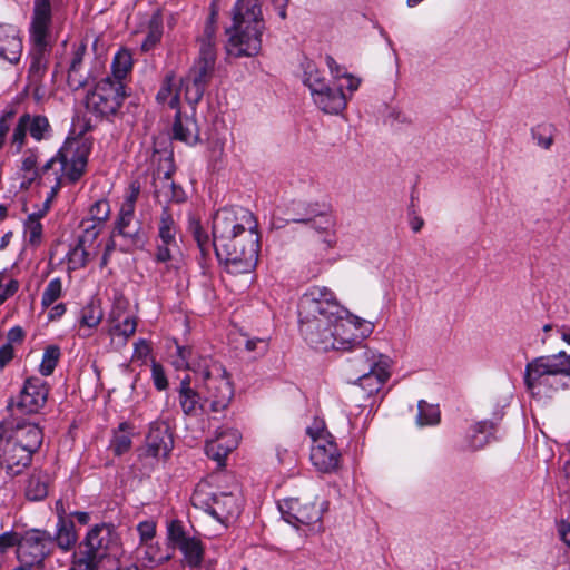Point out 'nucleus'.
I'll use <instances>...</instances> for the list:
<instances>
[{
	"instance_id": "obj_1",
	"label": "nucleus",
	"mask_w": 570,
	"mask_h": 570,
	"mask_svg": "<svg viewBox=\"0 0 570 570\" xmlns=\"http://www.w3.org/2000/svg\"><path fill=\"white\" fill-rule=\"evenodd\" d=\"M78 539L71 518L57 521L51 542L65 553L73 550L68 570H119L118 566L115 569L105 566L106 560L116 558L121 550V538L114 523H97L80 542Z\"/></svg>"
},
{
	"instance_id": "obj_2",
	"label": "nucleus",
	"mask_w": 570,
	"mask_h": 570,
	"mask_svg": "<svg viewBox=\"0 0 570 570\" xmlns=\"http://www.w3.org/2000/svg\"><path fill=\"white\" fill-rule=\"evenodd\" d=\"M43 442L38 423L23 417L0 421V466L7 474L18 475L30 466Z\"/></svg>"
},
{
	"instance_id": "obj_3",
	"label": "nucleus",
	"mask_w": 570,
	"mask_h": 570,
	"mask_svg": "<svg viewBox=\"0 0 570 570\" xmlns=\"http://www.w3.org/2000/svg\"><path fill=\"white\" fill-rule=\"evenodd\" d=\"M52 1L33 0L31 21L29 27V39L31 48L29 51L30 65L28 79L32 85H40L48 71L49 58L52 50L50 29L52 24Z\"/></svg>"
},
{
	"instance_id": "obj_4",
	"label": "nucleus",
	"mask_w": 570,
	"mask_h": 570,
	"mask_svg": "<svg viewBox=\"0 0 570 570\" xmlns=\"http://www.w3.org/2000/svg\"><path fill=\"white\" fill-rule=\"evenodd\" d=\"M193 372L200 380V389L204 392L208 412L222 413L228 409L234 397V384L230 374L219 361L213 357L203 358Z\"/></svg>"
},
{
	"instance_id": "obj_5",
	"label": "nucleus",
	"mask_w": 570,
	"mask_h": 570,
	"mask_svg": "<svg viewBox=\"0 0 570 570\" xmlns=\"http://www.w3.org/2000/svg\"><path fill=\"white\" fill-rule=\"evenodd\" d=\"M80 148H87L76 140H66L57 153L50 157L42 166H38L41 156L39 147H29L23 151L20 169L24 173H31L33 180H42L50 178V171L58 166L63 168L70 159L76 157V153H80Z\"/></svg>"
},
{
	"instance_id": "obj_6",
	"label": "nucleus",
	"mask_w": 570,
	"mask_h": 570,
	"mask_svg": "<svg viewBox=\"0 0 570 570\" xmlns=\"http://www.w3.org/2000/svg\"><path fill=\"white\" fill-rule=\"evenodd\" d=\"M356 361H364V366L357 368L358 377L355 390L363 391V397L372 396L390 377V360L370 348H360L356 352Z\"/></svg>"
},
{
	"instance_id": "obj_7",
	"label": "nucleus",
	"mask_w": 570,
	"mask_h": 570,
	"mask_svg": "<svg viewBox=\"0 0 570 570\" xmlns=\"http://www.w3.org/2000/svg\"><path fill=\"white\" fill-rule=\"evenodd\" d=\"M347 315L335 294L325 286H313L305 292L298 303V317H320L332 321Z\"/></svg>"
},
{
	"instance_id": "obj_8",
	"label": "nucleus",
	"mask_w": 570,
	"mask_h": 570,
	"mask_svg": "<svg viewBox=\"0 0 570 570\" xmlns=\"http://www.w3.org/2000/svg\"><path fill=\"white\" fill-rule=\"evenodd\" d=\"M126 96L124 82L107 76L99 80L94 90L87 95V108L100 117L112 116L118 112Z\"/></svg>"
},
{
	"instance_id": "obj_9",
	"label": "nucleus",
	"mask_w": 570,
	"mask_h": 570,
	"mask_svg": "<svg viewBox=\"0 0 570 570\" xmlns=\"http://www.w3.org/2000/svg\"><path fill=\"white\" fill-rule=\"evenodd\" d=\"M50 392L49 384L41 377L26 379L17 399L10 397L7 404L9 417H22L38 413L47 403Z\"/></svg>"
},
{
	"instance_id": "obj_10",
	"label": "nucleus",
	"mask_w": 570,
	"mask_h": 570,
	"mask_svg": "<svg viewBox=\"0 0 570 570\" xmlns=\"http://www.w3.org/2000/svg\"><path fill=\"white\" fill-rule=\"evenodd\" d=\"M306 433L314 443L311 450L312 464L322 473L335 472L340 466L341 453L333 436L325 431L324 422L315 421L313 426L307 428Z\"/></svg>"
},
{
	"instance_id": "obj_11",
	"label": "nucleus",
	"mask_w": 570,
	"mask_h": 570,
	"mask_svg": "<svg viewBox=\"0 0 570 570\" xmlns=\"http://www.w3.org/2000/svg\"><path fill=\"white\" fill-rule=\"evenodd\" d=\"M53 551L51 533L45 529L32 528L21 534L16 558L18 561L28 562L41 570L45 568L46 559Z\"/></svg>"
},
{
	"instance_id": "obj_12",
	"label": "nucleus",
	"mask_w": 570,
	"mask_h": 570,
	"mask_svg": "<svg viewBox=\"0 0 570 570\" xmlns=\"http://www.w3.org/2000/svg\"><path fill=\"white\" fill-rule=\"evenodd\" d=\"M52 126L45 115L23 112L19 116L10 137L13 154H20L27 145L28 135L37 142L52 137Z\"/></svg>"
},
{
	"instance_id": "obj_13",
	"label": "nucleus",
	"mask_w": 570,
	"mask_h": 570,
	"mask_svg": "<svg viewBox=\"0 0 570 570\" xmlns=\"http://www.w3.org/2000/svg\"><path fill=\"white\" fill-rule=\"evenodd\" d=\"M112 236L120 239L119 252L124 254L142 250L148 242L142 223L135 219V215L126 213H118L112 226Z\"/></svg>"
},
{
	"instance_id": "obj_14",
	"label": "nucleus",
	"mask_w": 570,
	"mask_h": 570,
	"mask_svg": "<svg viewBox=\"0 0 570 570\" xmlns=\"http://www.w3.org/2000/svg\"><path fill=\"white\" fill-rule=\"evenodd\" d=\"M278 508L284 520L294 527L318 523L323 513V508L306 497L284 499L279 502Z\"/></svg>"
},
{
	"instance_id": "obj_15",
	"label": "nucleus",
	"mask_w": 570,
	"mask_h": 570,
	"mask_svg": "<svg viewBox=\"0 0 570 570\" xmlns=\"http://www.w3.org/2000/svg\"><path fill=\"white\" fill-rule=\"evenodd\" d=\"M249 13V0H237L233 7V23L226 29L228 41L226 49L228 55L235 57L249 56V35L248 27L242 29L245 22V16Z\"/></svg>"
},
{
	"instance_id": "obj_16",
	"label": "nucleus",
	"mask_w": 570,
	"mask_h": 570,
	"mask_svg": "<svg viewBox=\"0 0 570 570\" xmlns=\"http://www.w3.org/2000/svg\"><path fill=\"white\" fill-rule=\"evenodd\" d=\"M174 449V433L166 421L149 423L141 455L145 458L167 460Z\"/></svg>"
},
{
	"instance_id": "obj_17",
	"label": "nucleus",
	"mask_w": 570,
	"mask_h": 570,
	"mask_svg": "<svg viewBox=\"0 0 570 570\" xmlns=\"http://www.w3.org/2000/svg\"><path fill=\"white\" fill-rule=\"evenodd\" d=\"M244 232L245 227L238 223L234 210L228 208L217 210L213 217L212 226L214 250L218 252L219 247L224 249L222 245L234 247L236 237Z\"/></svg>"
},
{
	"instance_id": "obj_18",
	"label": "nucleus",
	"mask_w": 570,
	"mask_h": 570,
	"mask_svg": "<svg viewBox=\"0 0 570 570\" xmlns=\"http://www.w3.org/2000/svg\"><path fill=\"white\" fill-rule=\"evenodd\" d=\"M89 157L88 148H80V153H76V157L70 159L68 164L61 168L58 166L50 171L48 180L53 181L47 197L49 200H55L65 183L76 184L85 175Z\"/></svg>"
},
{
	"instance_id": "obj_19",
	"label": "nucleus",
	"mask_w": 570,
	"mask_h": 570,
	"mask_svg": "<svg viewBox=\"0 0 570 570\" xmlns=\"http://www.w3.org/2000/svg\"><path fill=\"white\" fill-rule=\"evenodd\" d=\"M569 370L570 367H566L564 363L556 361L552 356L535 357L525 366L524 384L527 390L533 393L538 385L548 383L549 376L568 375Z\"/></svg>"
},
{
	"instance_id": "obj_20",
	"label": "nucleus",
	"mask_w": 570,
	"mask_h": 570,
	"mask_svg": "<svg viewBox=\"0 0 570 570\" xmlns=\"http://www.w3.org/2000/svg\"><path fill=\"white\" fill-rule=\"evenodd\" d=\"M298 321L302 337L314 350L327 352L335 344L331 332L334 321L320 317H298Z\"/></svg>"
},
{
	"instance_id": "obj_21",
	"label": "nucleus",
	"mask_w": 570,
	"mask_h": 570,
	"mask_svg": "<svg viewBox=\"0 0 570 570\" xmlns=\"http://www.w3.org/2000/svg\"><path fill=\"white\" fill-rule=\"evenodd\" d=\"M176 391L179 406L185 416L198 417L208 412L204 392L200 385H191V376L189 374H185L181 377Z\"/></svg>"
},
{
	"instance_id": "obj_22",
	"label": "nucleus",
	"mask_w": 570,
	"mask_h": 570,
	"mask_svg": "<svg viewBox=\"0 0 570 570\" xmlns=\"http://www.w3.org/2000/svg\"><path fill=\"white\" fill-rule=\"evenodd\" d=\"M238 442L239 435L236 430L222 431L214 440L206 442V455L223 466L228 454L237 448Z\"/></svg>"
},
{
	"instance_id": "obj_23",
	"label": "nucleus",
	"mask_w": 570,
	"mask_h": 570,
	"mask_svg": "<svg viewBox=\"0 0 570 570\" xmlns=\"http://www.w3.org/2000/svg\"><path fill=\"white\" fill-rule=\"evenodd\" d=\"M22 49L19 31L13 26L0 24V59L17 63L21 58Z\"/></svg>"
},
{
	"instance_id": "obj_24",
	"label": "nucleus",
	"mask_w": 570,
	"mask_h": 570,
	"mask_svg": "<svg viewBox=\"0 0 570 570\" xmlns=\"http://www.w3.org/2000/svg\"><path fill=\"white\" fill-rule=\"evenodd\" d=\"M196 114H183L180 108L177 109L173 124V138L189 146L199 142V128L195 118Z\"/></svg>"
},
{
	"instance_id": "obj_25",
	"label": "nucleus",
	"mask_w": 570,
	"mask_h": 570,
	"mask_svg": "<svg viewBox=\"0 0 570 570\" xmlns=\"http://www.w3.org/2000/svg\"><path fill=\"white\" fill-rule=\"evenodd\" d=\"M222 246L224 249L219 247V250L215 253L217 258L224 263L228 274L236 276L249 272V258L247 257L244 247L238 250L236 245H234V247H228L226 245Z\"/></svg>"
},
{
	"instance_id": "obj_26",
	"label": "nucleus",
	"mask_w": 570,
	"mask_h": 570,
	"mask_svg": "<svg viewBox=\"0 0 570 570\" xmlns=\"http://www.w3.org/2000/svg\"><path fill=\"white\" fill-rule=\"evenodd\" d=\"M352 322L345 316H341L332 323L334 343L331 350L347 351L361 344V341L352 332Z\"/></svg>"
},
{
	"instance_id": "obj_27",
	"label": "nucleus",
	"mask_w": 570,
	"mask_h": 570,
	"mask_svg": "<svg viewBox=\"0 0 570 570\" xmlns=\"http://www.w3.org/2000/svg\"><path fill=\"white\" fill-rule=\"evenodd\" d=\"M313 99L320 109L326 114H338L346 106L345 95L338 87L325 86L324 90L313 95Z\"/></svg>"
},
{
	"instance_id": "obj_28",
	"label": "nucleus",
	"mask_w": 570,
	"mask_h": 570,
	"mask_svg": "<svg viewBox=\"0 0 570 570\" xmlns=\"http://www.w3.org/2000/svg\"><path fill=\"white\" fill-rule=\"evenodd\" d=\"M134 434L135 426L128 421L120 422L117 429L112 430L109 449L115 456H121L130 451Z\"/></svg>"
},
{
	"instance_id": "obj_29",
	"label": "nucleus",
	"mask_w": 570,
	"mask_h": 570,
	"mask_svg": "<svg viewBox=\"0 0 570 570\" xmlns=\"http://www.w3.org/2000/svg\"><path fill=\"white\" fill-rule=\"evenodd\" d=\"M87 46L80 43L72 52L71 62L68 69L67 82L72 90L83 88L87 83V77L80 72Z\"/></svg>"
},
{
	"instance_id": "obj_30",
	"label": "nucleus",
	"mask_w": 570,
	"mask_h": 570,
	"mask_svg": "<svg viewBox=\"0 0 570 570\" xmlns=\"http://www.w3.org/2000/svg\"><path fill=\"white\" fill-rule=\"evenodd\" d=\"M239 507L237 499L233 493L220 492L217 494L215 504L212 505L209 513L218 521L238 515Z\"/></svg>"
},
{
	"instance_id": "obj_31",
	"label": "nucleus",
	"mask_w": 570,
	"mask_h": 570,
	"mask_svg": "<svg viewBox=\"0 0 570 570\" xmlns=\"http://www.w3.org/2000/svg\"><path fill=\"white\" fill-rule=\"evenodd\" d=\"M164 33V19L160 10H156L148 23H147V33L141 42L140 50L142 52H149L161 41Z\"/></svg>"
},
{
	"instance_id": "obj_32",
	"label": "nucleus",
	"mask_w": 570,
	"mask_h": 570,
	"mask_svg": "<svg viewBox=\"0 0 570 570\" xmlns=\"http://www.w3.org/2000/svg\"><path fill=\"white\" fill-rule=\"evenodd\" d=\"M177 548L183 553L185 562L189 568H200L204 560L205 548L203 542L198 538L189 537Z\"/></svg>"
},
{
	"instance_id": "obj_33",
	"label": "nucleus",
	"mask_w": 570,
	"mask_h": 570,
	"mask_svg": "<svg viewBox=\"0 0 570 570\" xmlns=\"http://www.w3.org/2000/svg\"><path fill=\"white\" fill-rule=\"evenodd\" d=\"M178 230L179 227L173 217L170 208L168 206L163 207L158 223L159 243L177 245L176 235Z\"/></svg>"
},
{
	"instance_id": "obj_34",
	"label": "nucleus",
	"mask_w": 570,
	"mask_h": 570,
	"mask_svg": "<svg viewBox=\"0 0 570 570\" xmlns=\"http://www.w3.org/2000/svg\"><path fill=\"white\" fill-rule=\"evenodd\" d=\"M49 476L42 472L32 473L26 485V498L29 501H42L48 495Z\"/></svg>"
},
{
	"instance_id": "obj_35",
	"label": "nucleus",
	"mask_w": 570,
	"mask_h": 570,
	"mask_svg": "<svg viewBox=\"0 0 570 570\" xmlns=\"http://www.w3.org/2000/svg\"><path fill=\"white\" fill-rule=\"evenodd\" d=\"M500 420L501 416H497L495 421L484 420L475 424L473 434L471 435V446L474 450L483 448L490 441V438L493 436L495 426Z\"/></svg>"
},
{
	"instance_id": "obj_36",
	"label": "nucleus",
	"mask_w": 570,
	"mask_h": 570,
	"mask_svg": "<svg viewBox=\"0 0 570 570\" xmlns=\"http://www.w3.org/2000/svg\"><path fill=\"white\" fill-rule=\"evenodd\" d=\"M217 494L212 491L207 482H199L191 494L190 501L195 508L209 513L212 505L215 504Z\"/></svg>"
},
{
	"instance_id": "obj_37",
	"label": "nucleus",
	"mask_w": 570,
	"mask_h": 570,
	"mask_svg": "<svg viewBox=\"0 0 570 570\" xmlns=\"http://www.w3.org/2000/svg\"><path fill=\"white\" fill-rule=\"evenodd\" d=\"M132 69V58L128 50L120 49L116 52L111 62V78L124 82V79Z\"/></svg>"
},
{
	"instance_id": "obj_38",
	"label": "nucleus",
	"mask_w": 570,
	"mask_h": 570,
	"mask_svg": "<svg viewBox=\"0 0 570 570\" xmlns=\"http://www.w3.org/2000/svg\"><path fill=\"white\" fill-rule=\"evenodd\" d=\"M252 1V51L261 52L262 36L265 32V23L262 18L261 6Z\"/></svg>"
},
{
	"instance_id": "obj_39",
	"label": "nucleus",
	"mask_w": 570,
	"mask_h": 570,
	"mask_svg": "<svg viewBox=\"0 0 570 570\" xmlns=\"http://www.w3.org/2000/svg\"><path fill=\"white\" fill-rule=\"evenodd\" d=\"M89 253L85 248L83 238H79L77 244L67 253V272L71 274L75 271L83 268L87 265Z\"/></svg>"
},
{
	"instance_id": "obj_40",
	"label": "nucleus",
	"mask_w": 570,
	"mask_h": 570,
	"mask_svg": "<svg viewBox=\"0 0 570 570\" xmlns=\"http://www.w3.org/2000/svg\"><path fill=\"white\" fill-rule=\"evenodd\" d=\"M61 348L58 345L50 344L46 346L39 365V373L42 376L52 375L61 358Z\"/></svg>"
},
{
	"instance_id": "obj_41",
	"label": "nucleus",
	"mask_w": 570,
	"mask_h": 570,
	"mask_svg": "<svg viewBox=\"0 0 570 570\" xmlns=\"http://www.w3.org/2000/svg\"><path fill=\"white\" fill-rule=\"evenodd\" d=\"M417 410L416 424L419 426L435 425L440 422V410L436 405L421 400L419 401Z\"/></svg>"
},
{
	"instance_id": "obj_42",
	"label": "nucleus",
	"mask_w": 570,
	"mask_h": 570,
	"mask_svg": "<svg viewBox=\"0 0 570 570\" xmlns=\"http://www.w3.org/2000/svg\"><path fill=\"white\" fill-rule=\"evenodd\" d=\"M40 220V217L30 214L24 222V235L33 247L39 246L42 240L43 226Z\"/></svg>"
},
{
	"instance_id": "obj_43",
	"label": "nucleus",
	"mask_w": 570,
	"mask_h": 570,
	"mask_svg": "<svg viewBox=\"0 0 570 570\" xmlns=\"http://www.w3.org/2000/svg\"><path fill=\"white\" fill-rule=\"evenodd\" d=\"M214 69L215 67L203 65L196 61L185 80L207 88L213 78Z\"/></svg>"
},
{
	"instance_id": "obj_44",
	"label": "nucleus",
	"mask_w": 570,
	"mask_h": 570,
	"mask_svg": "<svg viewBox=\"0 0 570 570\" xmlns=\"http://www.w3.org/2000/svg\"><path fill=\"white\" fill-rule=\"evenodd\" d=\"M173 75H167L161 83L160 89L156 95V99L158 102L164 104L170 97L168 105L171 109H179V94L176 92L173 95Z\"/></svg>"
},
{
	"instance_id": "obj_45",
	"label": "nucleus",
	"mask_w": 570,
	"mask_h": 570,
	"mask_svg": "<svg viewBox=\"0 0 570 570\" xmlns=\"http://www.w3.org/2000/svg\"><path fill=\"white\" fill-rule=\"evenodd\" d=\"M177 350V357L174 361V366L177 370H189L193 372V366H196L203 358L206 356H199L197 360L193 358L194 351L190 346H183L178 345L176 346Z\"/></svg>"
},
{
	"instance_id": "obj_46",
	"label": "nucleus",
	"mask_w": 570,
	"mask_h": 570,
	"mask_svg": "<svg viewBox=\"0 0 570 570\" xmlns=\"http://www.w3.org/2000/svg\"><path fill=\"white\" fill-rule=\"evenodd\" d=\"M62 295V281L60 277L52 278L46 286L41 295V306L43 309L53 305Z\"/></svg>"
},
{
	"instance_id": "obj_47",
	"label": "nucleus",
	"mask_w": 570,
	"mask_h": 570,
	"mask_svg": "<svg viewBox=\"0 0 570 570\" xmlns=\"http://www.w3.org/2000/svg\"><path fill=\"white\" fill-rule=\"evenodd\" d=\"M189 229L193 234L195 242L202 253L203 257L209 255L210 247L213 246V240H210L208 234L204 230L203 226L198 220L190 222Z\"/></svg>"
},
{
	"instance_id": "obj_48",
	"label": "nucleus",
	"mask_w": 570,
	"mask_h": 570,
	"mask_svg": "<svg viewBox=\"0 0 570 570\" xmlns=\"http://www.w3.org/2000/svg\"><path fill=\"white\" fill-rule=\"evenodd\" d=\"M181 89H184L185 100L189 105L191 112L196 114V106L202 100L206 88L183 79Z\"/></svg>"
},
{
	"instance_id": "obj_49",
	"label": "nucleus",
	"mask_w": 570,
	"mask_h": 570,
	"mask_svg": "<svg viewBox=\"0 0 570 570\" xmlns=\"http://www.w3.org/2000/svg\"><path fill=\"white\" fill-rule=\"evenodd\" d=\"M102 316L101 308L94 303H90L81 309L80 325L94 328L99 325Z\"/></svg>"
},
{
	"instance_id": "obj_50",
	"label": "nucleus",
	"mask_w": 570,
	"mask_h": 570,
	"mask_svg": "<svg viewBox=\"0 0 570 570\" xmlns=\"http://www.w3.org/2000/svg\"><path fill=\"white\" fill-rule=\"evenodd\" d=\"M303 81L311 89L312 96L320 90H324L325 86H327L320 71L311 63L306 67Z\"/></svg>"
},
{
	"instance_id": "obj_51",
	"label": "nucleus",
	"mask_w": 570,
	"mask_h": 570,
	"mask_svg": "<svg viewBox=\"0 0 570 570\" xmlns=\"http://www.w3.org/2000/svg\"><path fill=\"white\" fill-rule=\"evenodd\" d=\"M171 175H173L171 170H167L164 174V181L166 184V188L168 189L165 193V196L168 202L183 203L186 198L185 191L181 188V186L177 185L176 183H174L171 180Z\"/></svg>"
},
{
	"instance_id": "obj_52",
	"label": "nucleus",
	"mask_w": 570,
	"mask_h": 570,
	"mask_svg": "<svg viewBox=\"0 0 570 570\" xmlns=\"http://www.w3.org/2000/svg\"><path fill=\"white\" fill-rule=\"evenodd\" d=\"M89 213L92 220L102 224L110 216V204L106 198L98 199L90 206Z\"/></svg>"
},
{
	"instance_id": "obj_53",
	"label": "nucleus",
	"mask_w": 570,
	"mask_h": 570,
	"mask_svg": "<svg viewBox=\"0 0 570 570\" xmlns=\"http://www.w3.org/2000/svg\"><path fill=\"white\" fill-rule=\"evenodd\" d=\"M167 538L173 547L177 548L189 537L185 532L183 522L180 520H173L169 522L167 528Z\"/></svg>"
},
{
	"instance_id": "obj_54",
	"label": "nucleus",
	"mask_w": 570,
	"mask_h": 570,
	"mask_svg": "<svg viewBox=\"0 0 570 570\" xmlns=\"http://www.w3.org/2000/svg\"><path fill=\"white\" fill-rule=\"evenodd\" d=\"M150 370L155 389L159 392L167 390L169 384L164 366L154 360Z\"/></svg>"
},
{
	"instance_id": "obj_55",
	"label": "nucleus",
	"mask_w": 570,
	"mask_h": 570,
	"mask_svg": "<svg viewBox=\"0 0 570 570\" xmlns=\"http://www.w3.org/2000/svg\"><path fill=\"white\" fill-rule=\"evenodd\" d=\"M533 139L537 140L538 145L544 149H549L553 142V128L552 126H538L532 131Z\"/></svg>"
},
{
	"instance_id": "obj_56",
	"label": "nucleus",
	"mask_w": 570,
	"mask_h": 570,
	"mask_svg": "<svg viewBox=\"0 0 570 570\" xmlns=\"http://www.w3.org/2000/svg\"><path fill=\"white\" fill-rule=\"evenodd\" d=\"M21 534L16 531H7L0 534V553L4 554L9 549L17 547L19 549V542Z\"/></svg>"
},
{
	"instance_id": "obj_57",
	"label": "nucleus",
	"mask_w": 570,
	"mask_h": 570,
	"mask_svg": "<svg viewBox=\"0 0 570 570\" xmlns=\"http://www.w3.org/2000/svg\"><path fill=\"white\" fill-rule=\"evenodd\" d=\"M17 115V109L14 106L6 107L0 116V138L6 140V136L10 130L12 120Z\"/></svg>"
},
{
	"instance_id": "obj_58",
	"label": "nucleus",
	"mask_w": 570,
	"mask_h": 570,
	"mask_svg": "<svg viewBox=\"0 0 570 570\" xmlns=\"http://www.w3.org/2000/svg\"><path fill=\"white\" fill-rule=\"evenodd\" d=\"M137 321L134 316H127L122 322L118 323L115 327V334L121 335L128 340L136 333Z\"/></svg>"
},
{
	"instance_id": "obj_59",
	"label": "nucleus",
	"mask_w": 570,
	"mask_h": 570,
	"mask_svg": "<svg viewBox=\"0 0 570 570\" xmlns=\"http://www.w3.org/2000/svg\"><path fill=\"white\" fill-rule=\"evenodd\" d=\"M137 532L140 538V543L146 544L156 535V523L150 520L141 521L137 524Z\"/></svg>"
},
{
	"instance_id": "obj_60",
	"label": "nucleus",
	"mask_w": 570,
	"mask_h": 570,
	"mask_svg": "<svg viewBox=\"0 0 570 570\" xmlns=\"http://www.w3.org/2000/svg\"><path fill=\"white\" fill-rule=\"evenodd\" d=\"M197 62L207 65L210 67H215L216 62V52L210 42H204L200 47V56Z\"/></svg>"
},
{
	"instance_id": "obj_61",
	"label": "nucleus",
	"mask_w": 570,
	"mask_h": 570,
	"mask_svg": "<svg viewBox=\"0 0 570 570\" xmlns=\"http://www.w3.org/2000/svg\"><path fill=\"white\" fill-rule=\"evenodd\" d=\"M130 187H131L130 195L126 198L125 203L120 207L119 213L135 215V206H136V202L139 196L140 188H139V185L136 186L135 184H131Z\"/></svg>"
},
{
	"instance_id": "obj_62",
	"label": "nucleus",
	"mask_w": 570,
	"mask_h": 570,
	"mask_svg": "<svg viewBox=\"0 0 570 570\" xmlns=\"http://www.w3.org/2000/svg\"><path fill=\"white\" fill-rule=\"evenodd\" d=\"M297 223H312L313 227L317 230H327L333 226L332 217L320 214L313 219H296Z\"/></svg>"
},
{
	"instance_id": "obj_63",
	"label": "nucleus",
	"mask_w": 570,
	"mask_h": 570,
	"mask_svg": "<svg viewBox=\"0 0 570 570\" xmlns=\"http://www.w3.org/2000/svg\"><path fill=\"white\" fill-rule=\"evenodd\" d=\"M26 337V332L19 325L11 327L7 333V343L4 345H9L13 347V344H21Z\"/></svg>"
},
{
	"instance_id": "obj_64",
	"label": "nucleus",
	"mask_w": 570,
	"mask_h": 570,
	"mask_svg": "<svg viewBox=\"0 0 570 570\" xmlns=\"http://www.w3.org/2000/svg\"><path fill=\"white\" fill-rule=\"evenodd\" d=\"M177 247V245H166L164 243H159L156 247L155 253V262L157 263H167L173 258L171 248Z\"/></svg>"
}]
</instances>
